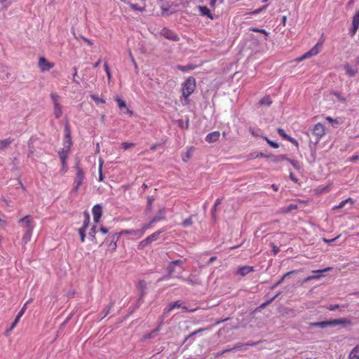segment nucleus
<instances>
[{
    "label": "nucleus",
    "mask_w": 359,
    "mask_h": 359,
    "mask_svg": "<svg viewBox=\"0 0 359 359\" xmlns=\"http://www.w3.org/2000/svg\"><path fill=\"white\" fill-rule=\"evenodd\" d=\"M182 263L183 262L180 259L171 262L167 268L168 275L158 279V281L167 280L170 278H182V274L184 271V269L182 266Z\"/></svg>",
    "instance_id": "obj_1"
},
{
    "label": "nucleus",
    "mask_w": 359,
    "mask_h": 359,
    "mask_svg": "<svg viewBox=\"0 0 359 359\" xmlns=\"http://www.w3.org/2000/svg\"><path fill=\"white\" fill-rule=\"evenodd\" d=\"M352 325V322H351V319L346 318H342L334 319V320H328V321L311 323L309 324V327H318L325 328L328 326L334 327V326H337V325H342V326L346 327V326H348V325Z\"/></svg>",
    "instance_id": "obj_2"
},
{
    "label": "nucleus",
    "mask_w": 359,
    "mask_h": 359,
    "mask_svg": "<svg viewBox=\"0 0 359 359\" xmlns=\"http://www.w3.org/2000/svg\"><path fill=\"white\" fill-rule=\"evenodd\" d=\"M196 88V80L193 76L188 77L182 83V95L185 100H188L189 96L194 93Z\"/></svg>",
    "instance_id": "obj_3"
},
{
    "label": "nucleus",
    "mask_w": 359,
    "mask_h": 359,
    "mask_svg": "<svg viewBox=\"0 0 359 359\" xmlns=\"http://www.w3.org/2000/svg\"><path fill=\"white\" fill-rule=\"evenodd\" d=\"M24 221V242H27L28 241L32 233V229L34 226V222L32 219L30 218L29 216H25L23 219Z\"/></svg>",
    "instance_id": "obj_4"
},
{
    "label": "nucleus",
    "mask_w": 359,
    "mask_h": 359,
    "mask_svg": "<svg viewBox=\"0 0 359 359\" xmlns=\"http://www.w3.org/2000/svg\"><path fill=\"white\" fill-rule=\"evenodd\" d=\"M84 180V173L81 168L77 167L76 168V177L74 181L73 184V189L72 191L76 193L80 187V186L83 184Z\"/></svg>",
    "instance_id": "obj_5"
},
{
    "label": "nucleus",
    "mask_w": 359,
    "mask_h": 359,
    "mask_svg": "<svg viewBox=\"0 0 359 359\" xmlns=\"http://www.w3.org/2000/svg\"><path fill=\"white\" fill-rule=\"evenodd\" d=\"M161 34L165 39L173 41H178L180 40L178 35L167 27H164L161 29Z\"/></svg>",
    "instance_id": "obj_6"
},
{
    "label": "nucleus",
    "mask_w": 359,
    "mask_h": 359,
    "mask_svg": "<svg viewBox=\"0 0 359 359\" xmlns=\"http://www.w3.org/2000/svg\"><path fill=\"white\" fill-rule=\"evenodd\" d=\"M332 269V267H327L323 269L313 271V273L316 274L308 276L304 279V282L307 283L311 280H318L323 277L322 273L330 271Z\"/></svg>",
    "instance_id": "obj_7"
},
{
    "label": "nucleus",
    "mask_w": 359,
    "mask_h": 359,
    "mask_svg": "<svg viewBox=\"0 0 359 359\" xmlns=\"http://www.w3.org/2000/svg\"><path fill=\"white\" fill-rule=\"evenodd\" d=\"M115 100L117 102L119 109L123 114H128L130 116L133 115V111L127 107L126 103L123 100L117 96L115 97Z\"/></svg>",
    "instance_id": "obj_8"
},
{
    "label": "nucleus",
    "mask_w": 359,
    "mask_h": 359,
    "mask_svg": "<svg viewBox=\"0 0 359 359\" xmlns=\"http://www.w3.org/2000/svg\"><path fill=\"white\" fill-rule=\"evenodd\" d=\"M65 139H64V143H63V148L62 149H65L67 150H69L71 147H72V138H71V132H70V129L68 126V125H66L65 126Z\"/></svg>",
    "instance_id": "obj_9"
},
{
    "label": "nucleus",
    "mask_w": 359,
    "mask_h": 359,
    "mask_svg": "<svg viewBox=\"0 0 359 359\" xmlns=\"http://www.w3.org/2000/svg\"><path fill=\"white\" fill-rule=\"evenodd\" d=\"M38 66L41 72H47L53 67L54 64L48 62L44 57H40Z\"/></svg>",
    "instance_id": "obj_10"
},
{
    "label": "nucleus",
    "mask_w": 359,
    "mask_h": 359,
    "mask_svg": "<svg viewBox=\"0 0 359 359\" xmlns=\"http://www.w3.org/2000/svg\"><path fill=\"white\" fill-rule=\"evenodd\" d=\"M319 44L320 43L318 42L316 46H314L309 51L304 53L301 57H298L297 60L298 62L302 61L304 59L309 58L310 57L316 55L319 53Z\"/></svg>",
    "instance_id": "obj_11"
},
{
    "label": "nucleus",
    "mask_w": 359,
    "mask_h": 359,
    "mask_svg": "<svg viewBox=\"0 0 359 359\" xmlns=\"http://www.w3.org/2000/svg\"><path fill=\"white\" fill-rule=\"evenodd\" d=\"M92 213L95 223H98L102 215V207L100 204L95 205L92 208Z\"/></svg>",
    "instance_id": "obj_12"
},
{
    "label": "nucleus",
    "mask_w": 359,
    "mask_h": 359,
    "mask_svg": "<svg viewBox=\"0 0 359 359\" xmlns=\"http://www.w3.org/2000/svg\"><path fill=\"white\" fill-rule=\"evenodd\" d=\"M313 134L320 140L325 134V126L320 123L316 124L313 129Z\"/></svg>",
    "instance_id": "obj_13"
},
{
    "label": "nucleus",
    "mask_w": 359,
    "mask_h": 359,
    "mask_svg": "<svg viewBox=\"0 0 359 359\" xmlns=\"http://www.w3.org/2000/svg\"><path fill=\"white\" fill-rule=\"evenodd\" d=\"M359 27V10L355 13L352 20V26L349 30L351 36H354Z\"/></svg>",
    "instance_id": "obj_14"
},
{
    "label": "nucleus",
    "mask_w": 359,
    "mask_h": 359,
    "mask_svg": "<svg viewBox=\"0 0 359 359\" xmlns=\"http://www.w3.org/2000/svg\"><path fill=\"white\" fill-rule=\"evenodd\" d=\"M137 288L140 292V298L138 299V302H140L142 300L147 293V284L146 281L144 280H139L137 284Z\"/></svg>",
    "instance_id": "obj_15"
},
{
    "label": "nucleus",
    "mask_w": 359,
    "mask_h": 359,
    "mask_svg": "<svg viewBox=\"0 0 359 359\" xmlns=\"http://www.w3.org/2000/svg\"><path fill=\"white\" fill-rule=\"evenodd\" d=\"M121 236V235H119V232H118V233H116L111 235L109 238H106V241L109 242V246L111 248V250L112 251H115L116 250V248H117L116 243H117V241H118L119 237Z\"/></svg>",
    "instance_id": "obj_16"
},
{
    "label": "nucleus",
    "mask_w": 359,
    "mask_h": 359,
    "mask_svg": "<svg viewBox=\"0 0 359 359\" xmlns=\"http://www.w3.org/2000/svg\"><path fill=\"white\" fill-rule=\"evenodd\" d=\"M142 230L140 229H124L119 232V235H132L138 239L142 237Z\"/></svg>",
    "instance_id": "obj_17"
},
{
    "label": "nucleus",
    "mask_w": 359,
    "mask_h": 359,
    "mask_svg": "<svg viewBox=\"0 0 359 359\" xmlns=\"http://www.w3.org/2000/svg\"><path fill=\"white\" fill-rule=\"evenodd\" d=\"M220 133L219 131H214L208 134L205 137V141L208 143H213L217 141L219 138Z\"/></svg>",
    "instance_id": "obj_18"
},
{
    "label": "nucleus",
    "mask_w": 359,
    "mask_h": 359,
    "mask_svg": "<svg viewBox=\"0 0 359 359\" xmlns=\"http://www.w3.org/2000/svg\"><path fill=\"white\" fill-rule=\"evenodd\" d=\"M344 68L346 71V74L349 77H353L358 73V69L356 68L353 67L351 65L348 64L345 65Z\"/></svg>",
    "instance_id": "obj_19"
},
{
    "label": "nucleus",
    "mask_w": 359,
    "mask_h": 359,
    "mask_svg": "<svg viewBox=\"0 0 359 359\" xmlns=\"http://www.w3.org/2000/svg\"><path fill=\"white\" fill-rule=\"evenodd\" d=\"M165 211L164 208L160 209L158 213L151 219V222H157L165 219Z\"/></svg>",
    "instance_id": "obj_20"
},
{
    "label": "nucleus",
    "mask_w": 359,
    "mask_h": 359,
    "mask_svg": "<svg viewBox=\"0 0 359 359\" xmlns=\"http://www.w3.org/2000/svg\"><path fill=\"white\" fill-rule=\"evenodd\" d=\"M198 10L201 13V14L203 16H207L210 19L212 20L214 18L213 15L211 14L210 9L203 6H199Z\"/></svg>",
    "instance_id": "obj_21"
},
{
    "label": "nucleus",
    "mask_w": 359,
    "mask_h": 359,
    "mask_svg": "<svg viewBox=\"0 0 359 359\" xmlns=\"http://www.w3.org/2000/svg\"><path fill=\"white\" fill-rule=\"evenodd\" d=\"M197 67V65H193V64H187V65H177L176 68L178 70H180L182 72H189L191 70L195 69Z\"/></svg>",
    "instance_id": "obj_22"
},
{
    "label": "nucleus",
    "mask_w": 359,
    "mask_h": 359,
    "mask_svg": "<svg viewBox=\"0 0 359 359\" xmlns=\"http://www.w3.org/2000/svg\"><path fill=\"white\" fill-rule=\"evenodd\" d=\"M22 316V309H21L20 311L18 312L15 320L11 324V327L6 330V335L8 336L9 332L15 327L16 324L18 323V321Z\"/></svg>",
    "instance_id": "obj_23"
},
{
    "label": "nucleus",
    "mask_w": 359,
    "mask_h": 359,
    "mask_svg": "<svg viewBox=\"0 0 359 359\" xmlns=\"http://www.w3.org/2000/svg\"><path fill=\"white\" fill-rule=\"evenodd\" d=\"M253 271H254L253 266H244L241 267L238 269V273L240 275L244 276H246L247 274L250 273V272H252Z\"/></svg>",
    "instance_id": "obj_24"
},
{
    "label": "nucleus",
    "mask_w": 359,
    "mask_h": 359,
    "mask_svg": "<svg viewBox=\"0 0 359 359\" xmlns=\"http://www.w3.org/2000/svg\"><path fill=\"white\" fill-rule=\"evenodd\" d=\"M350 203L352 205L354 203L353 200L351 198H348L342 201H341L339 205L333 207V210H337L344 208L346 203Z\"/></svg>",
    "instance_id": "obj_25"
},
{
    "label": "nucleus",
    "mask_w": 359,
    "mask_h": 359,
    "mask_svg": "<svg viewBox=\"0 0 359 359\" xmlns=\"http://www.w3.org/2000/svg\"><path fill=\"white\" fill-rule=\"evenodd\" d=\"M69 150H67L65 149H62L61 151L58 152L59 157L62 161V165L65 166L66 163V159L67 158V154Z\"/></svg>",
    "instance_id": "obj_26"
},
{
    "label": "nucleus",
    "mask_w": 359,
    "mask_h": 359,
    "mask_svg": "<svg viewBox=\"0 0 359 359\" xmlns=\"http://www.w3.org/2000/svg\"><path fill=\"white\" fill-rule=\"evenodd\" d=\"M163 232V230H159V231H155L150 236H147V239L148 240L149 243H151L156 241L158 238L159 235Z\"/></svg>",
    "instance_id": "obj_27"
},
{
    "label": "nucleus",
    "mask_w": 359,
    "mask_h": 359,
    "mask_svg": "<svg viewBox=\"0 0 359 359\" xmlns=\"http://www.w3.org/2000/svg\"><path fill=\"white\" fill-rule=\"evenodd\" d=\"M295 273H296V271H289V272L286 273L285 274H284L283 276L271 287V289L272 290L275 289L276 287H278L279 285H280L287 277H288L291 274H293Z\"/></svg>",
    "instance_id": "obj_28"
},
{
    "label": "nucleus",
    "mask_w": 359,
    "mask_h": 359,
    "mask_svg": "<svg viewBox=\"0 0 359 359\" xmlns=\"http://www.w3.org/2000/svg\"><path fill=\"white\" fill-rule=\"evenodd\" d=\"M54 107V115L56 118H60L62 115V107L60 104H53Z\"/></svg>",
    "instance_id": "obj_29"
},
{
    "label": "nucleus",
    "mask_w": 359,
    "mask_h": 359,
    "mask_svg": "<svg viewBox=\"0 0 359 359\" xmlns=\"http://www.w3.org/2000/svg\"><path fill=\"white\" fill-rule=\"evenodd\" d=\"M348 359H359V346H356L351 351L348 355Z\"/></svg>",
    "instance_id": "obj_30"
},
{
    "label": "nucleus",
    "mask_w": 359,
    "mask_h": 359,
    "mask_svg": "<svg viewBox=\"0 0 359 359\" xmlns=\"http://www.w3.org/2000/svg\"><path fill=\"white\" fill-rule=\"evenodd\" d=\"M12 142L11 138L0 140V151L6 149Z\"/></svg>",
    "instance_id": "obj_31"
},
{
    "label": "nucleus",
    "mask_w": 359,
    "mask_h": 359,
    "mask_svg": "<svg viewBox=\"0 0 359 359\" xmlns=\"http://www.w3.org/2000/svg\"><path fill=\"white\" fill-rule=\"evenodd\" d=\"M95 234H96V226H93L90 229L88 235H89V238L93 243H97Z\"/></svg>",
    "instance_id": "obj_32"
},
{
    "label": "nucleus",
    "mask_w": 359,
    "mask_h": 359,
    "mask_svg": "<svg viewBox=\"0 0 359 359\" xmlns=\"http://www.w3.org/2000/svg\"><path fill=\"white\" fill-rule=\"evenodd\" d=\"M170 304L171 305V309H172L182 308L184 311H188L187 306H182V303L180 300L171 302Z\"/></svg>",
    "instance_id": "obj_33"
},
{
    "label": "nucleus",
    "mask_w": 359,
    "mask_h": 359,
    "mask_svg": "<svg viewBox=\"0 0 359 359\" xmlns=\"http://www.w3.org/2000/svg\"><path fill=\"white\" fill-rule=\"evenodd\" d=\"M90 97L97 104L106 103L105 100L99 97V96L96 94H91L90 95Z\"/></svg>",
    "instance_id": "obj_34"
},
{
    "label": "nucleus",
    "mask_w": 359,
    "mask_h": 359,
    "mask_svg": "<svg viewBox=\"0 0 359 359\" xmlns=\"http://www.w3.org/2000/svg\"><path fill=\"white\" fill-rule=\"evenodd\" d=\"M271 103H272L271 100L269 96L263 97L259 101V104L261 105L269 106V105H271Z\"/></svg>",
    "instance_id": "obj_35"
},
{
    "label": "nucleus",
    "mask_w": 359,
    "mask_h": 359,
    "mask_svg": "<svg viewBox=\"0 0 359 359\" xmlns=\"http://www.w3.org/2000/svg\"><path fill=\"white\" fill-rule=\"evenodd\" d=\"M90 222V216L87 212H85V219L83 226L80 229H86Z\"/></svg>",
    "instance_id": "obj_36"
},
{
    "label": "nucleus",
    "mask_w": 359,
    "mask_h": 359,
    "mask_svg": "<svg viewBox=\"0 0 359 359\" xmlns=\"http://www.w3.org/2000/svg\"><path fill=\"white\" fill-rule=\"evenodd\" d=\"M149 244H150V243L146 238L139 243V244L137 245V248H138V250H143Z\"/></svg>",
    "instance_id": "obj_37"
},
{
    "label": "nucleus",
    "mask_w": 359,
    "mask_h": 359,
    "mask_svg": "<svg viewBox=\"0 0 359 359\" xmlns=\"http://www.w3.org/2000/svg\"><path fill=\"white\" fill-rule=\"evenodd\" d=\"M129 6L130 7V8L133 11H143L144 10V7H141L138 4H133V3H130L129 4Z\"/></svg>",
    "instance_id": "obj_38"
},
{
    "label": "nucleus",
    "mask_w": 359,
    "mask_h": 359,
    "mask_svg": "<svg viewBox=\"0 0 359 359\" xmlns=\"http://www.w3.org/2000/svg\"><path fill=\"white\" fill-rule=\"evenodd\" d=\"M50 98L52 100V102L53 103V104H60L59 103V98H60V96L55 93H52L50 94Z\"/></svg>",
    "instance_id": "obj_39"
},
{
    "label": "nucleus",
    "mask_w": 359,
    "mask_h": 359,
    "mask_svg": "<svg viewBox=\"0 0 359 359\" xmlns=\"http://www.w3.org/2000/svg\"><path fill=\"white\" fill-rule=\"evenodd\" d=\"M154 222H151V220L147 223V224H144L142 229H140V230H142L143 232H142V236L144 234L146 230L149 229H151L152 227V224H154Z\"/></svg>",
    "instance_id": "obj_40"
},
{
    "label": "nucleus",
    "mask_w": 359,
    "mask_h": 359,
    "mask_svg": "<svg viewBox=\"0 0 359 359\" xmlns=\"http://www.w3.org/2000/svg\"><path fill=\"white\" fill-rule=\"evenodd\" d=\"M86 231V229H79V236H80V239H81V243H84L85 242Z\"/></svg>",
    "instance_id": "obj_41"
},
{
    "label": "nucleus",
    "mask_w": 359,
    "mask_h": 359,
    "mask_svg": "<svg viewBox=\"0 0 359 359\" xmlns=\"http://www.w3.org/2000/svg\"><path fill=\"white\" fill-rule=\"evenodd\" d=\"M104 71L107 74V79L109 81L111 78V74L110 69H109V66L107 62H104Z\"/></svg>",
    "instance_id": "obj_42"
},
{
    "label": "nucleus",
    "mask_w": 359,
    "mask_h": 359,
    "mask_svg": "<svg viewBox=\"0 0 359 359\" xmlns=\"http://www.w3.org/2000/svg\"><path fill=\"white\" fill-rule=\"evenodd\" d=\"M193 222H192V219H191V217H189L187 219H185L183 222H182V226L184 227H187V226H189L192 224Z\"/></svg>",
    "instance_id": "obj_43"
},
{
    "label": "nucleus",
    "mask_w": 359,
    "mask_h": 359,
    "mask_svg": "<svg viewBox=\"0 0 359 359\" xmlns=\"http://www.w3.org/2000/svg\"><path fill=\"white\" fill-rule=\"evenodd\" d=\"M133 146H135V144L133 142H125L121 144V148L123 149L124 150H126Z\"/></svg>",
    "instance_id": "obj_44"
},
{
    "label": "nucleus",
    "mask_w": 359,
    "mask_h": 359,
    "mask_svg": "<svg viewBox=\"0 0 359 359\" xmlns=\"http://www.w3.org/2000/svg\"><path fill=\"white\" fill-rule=\"evenodd\" d=\"M243 347H245V344L237 343L232 348H230V349H231V351H233V350L243 349Z\"/></svg>",
    "instance_id": "obj_45"
},
{
    "label": "nucleus",
    "mask_w": 359,
    "mask_h": 359,
    "mask_svg": "<svg viewBox=\"0 0 359 359\" xmlns=\"http://www.w3.org/2000/svg\"><path fill=\"white\" fill-rule=\"evenodd\" d=\"M277 132L278 133V135L282 137L283 139L286 140L289 135H287L286 134V133L285 132V130L282 128H278L277 129Z\"/></svg>",
    "instance_id": "obj_46"
},
{
    "label": "nucleus",
    "mask_w": 359,
    "mask_h": 359,
    "mask_svg": "<svg viewBox=\"0 0 359 359\" xmlns=\"http://www.w3.org/2000/svg\"><path fill=\"white\" fill-rule=\"evenodd\" d=\"M252 31L255 32H259L264 34L266 36H268L269 33L264 29H259V28H252Z\"/></svg>",
    "instance_id": "obj_47"
},
{
    "label": "nucleus",
    "mask_w": 359,
    "mask_h": 359,
    "mask_svg": "<svg viewBox=\"0 0 359 359\" xmlns=\"http://www.w3.org/2000/svg\"><path fill=\"white\" fill-rule=\"evenodd\" d=\"M179 122H180V126L181 128H186V129H187L189 128V119H187L184 123L182 120L179 121Z\"/></svg>",
    "instance_id": "obj_48"
},
{
    "label": "nucleus",
    "mask_w": 359,
    "mask_h": 359,
    "mask_svg": "<svg viewBox=\"0 0 359 359\" xmlns=\"http://www.w3.org/2000/svg\"><path fill=\"white\" fill-rule=\"evenodd\" d=\"M74 74H73V82L76 84H79V81L76 79L77 76V68L74 67Z\"/></svg>",
    "instance_id": "obj_49"
},
{
    "label": "nucleus",
    "mask_w": 359,
    "mask_h": 359,
    "mask_svg": "<svg viewBox=\"0 0 359 359\" xmlns=\"http://www.w3.org/2000/svg\"><path fill=\"white\" fill-rule=\"evenodd\" d=\"M204 330H205V329L200 328V329H198V330H196V331H194V332H191V334H189V335L186 338V340H187V339H189V338L192 337L193 336L196 335V334H198V333H200V332H203Z\"/></svg>",
    "instance_id": "obj_50"
},
{
    "label": "nucleus",
    "mask_w": 359,
    "mask_h": 359,
    "mask_svg": "<svg viewBox=\"0 0 359 359\" xmlns=\"http://www.w3.org/2000/svg\"><path fill=\"white\" fill-rule=\"evenodd\" d=\"M280 294V292L278 293L277 294H276L274 297H273L271 299H269V301H267L266 303L262 304L261 307L263 308L266 305H267L268 304L272 302L273 300H275V299Z\"/></svg>",
    "instance_id": "obj_51"
},
{
    "label": "nucleus",
    "mask_w": 359,
    "mask_h": 359,
    "mask_svg": "<svg viewBox=\"0 0 359 359\" xmlns=\"http://www.w3.org/2000/svg\"><path fill=\"white\" fill-rule=\"evenodd\" d=\"M113 306H114L113 303H110V304L108 305V307L104 310V317L107 316L109 313L110 310L113 307Z\"/></svg>",
    "instance_id": "obj_52"
},
{
    "label": "nucleus",
    "mask_w": 359,
    "mask_h": 359,
    "mask_svg": "<svg viewBox=\"0 0 359 359\" xmlns=\"http://www.w3.org/2000/svg\"><path fill=\"white\" fill-rule=\"evenodd\" d=\"M271 246L273 249V253L275 255H276L280 250L278 246L275 245L273 243H271Z\"/></svg>",
    "instance_id": "obj_53"
},
{
    "label": "nucleus",
    "mask_w": 359,
    "mask_h": 359,
    "mask_svg": "<svg viewBox=\"0 0 359 359\" xmlns=\"http://www.w3.org/2000/svg\"><path fill=\"white\" fill-rule=\"evenodd\" d=\"M217 207H215V205H214L212 210H211V213H212V217L213 219H216V215H215V212H216V210H217Z\"/></svg>",
    "instance_id": "obj_54"
},
{
    "label": "nucleus",
    "mask_w": 359,
    "mask_h": 359,
    "mask_svg": "<svg viewBox=\"0 0 359 359\" xmlns=\"http://www.w3.org/2000/svg\"><path fill=\"white\" fill-rule=\"evenodd\" d=\"M286 140L294 144L298 145L297 141L290 136H288V137Z\"/></svg>",
    "instance_id": "obj_55"
},
{
    "label": "nucleus",
    "mask_w": 359,
    "mask_h": 359,
    "mask_svg": "<svg viewBox=\"0 0 359 359\" xmlns=\"http://www.w3.org/2000/svg\"><path fill=\"white\" fill-rule=\"evenodd\" d=\"M290 178L294 182H295V183L298 182V179L294 175V174L292 172L290 173Z\"/></svg>",
    "instance_id": "obj_56"
},
{
    "label": "nucleus",
    "mask_w": 359,
    "mask_h": 359,
    "mask_svg": "<svg viewBox=\"0 0 359 359\" xmlns=\"http://www.w3.org/2000/svg\"><path fill=\"white\" fill-rule=\"evenodd\" d=\"M230 351H231L230 348L223 350L222 351L217 353L216 354V356H221V355H224L225 353L230 352Z\"/></svg>",
    "instance_id": "obj_57"
},
{
    "label": "nucleus",
    "mask_w": 359,
    "mask_h": 359,
    "mask_svg": "<svg viewBox=\"0 0 359 359\" xmlns=\"http://www.w3.org/2000/svg\"><path fill=\"white\" fill-rule=\"evenodd\" d=\"M271 147L277 149L279 147V144L275 142L271 141L269 144Z\"/></svg>",
    "instance_id": "obj_58"
},
{
    "label": "nucleus",
    "mask_w": 359,
    "mask_h": 359,
    "mask_svg": "<svg viewBox=\"0 0 359 359\" xmlns=\"http://www.w3.org/2000/svg\"><path fill=\"white\" fill-rule=\"evenodd\" d=\"M172 310H173V309H171V305L169 304L166 308L164 309L163 313H164V314H167L168 313H169Z\"/></svg>",
    "instance_id": "obj_59"
},
{
    "label": "nucleus",
    "mask_w": 359,
    "mask_h": 359,
    "mask_svg": "<svg viewBox=\"0 0 359 359\" xmlns=\"http://www.w3.org/2000/svg\"><path fill=\"white\" fill-rule=\"evenodd\" d=\"M100 231L103 234H107L108 233V229L104 226L100 227Z\"/></svg>",
    "instance_id": "obj_60"
},
{
    "label": "nucleus",
    "mask_w": 359,
    "mask_h": 359,
    "mask_svg": "<svg viewBox=\"0 0 359 359\" xmlns=\"http://www.w3.org/2000/svg\"><path fill=\"white\" fill-rule=\"evenodd\" d=\"M354 2H355V0H350V1L348 2L347 5H346V8H347V9L351 8V6L353 5Z\"/></svg>",
    "instance_id": "obj_61"
},
{
    "label": "nucleus",
    "mask_w": 359,
    "mask_h": 359,
    "mask_svg": "<svg viewBox=\"0 0 359 359\" xmlns=\"http://www.w3.org/2000/svg\"><path fill=\"white\" fill-rule=\"evenodd\" d=\"M82 39H83L86 42H87V43H88V44L89 46H92L93 45V41H92L91 40H90V39H87V38H86V37H82Z\"/></svg>",
    "instance_id": "obj_62"
},
{
    "label": "nucleus",
    "mask_w": 359,
    "mask_h": 359,
    "mask_svg": "<svg viewBox=\"0 0 359 359\" xmlns=\"http://www.w3.org/2000/svg\"><path fill=\"white\" fill-rule=\"evenodd\" d=\"M326 119H327L329 122H330V123H338L337 120L334 119L333 118H332V117H330V116H327V117L326 118Z\"/></svg>",
    "instance_id": "obj_63"
},
{
    "label": "nucleus",
    "mask_w": 359,
    "mask_h": 359,
    "mask_svg": "<svg viewBox=\"0 0 359 359\" xmlns=\"http://www.w3.org/2000/svg\"><path fill=\"white\" fill-rule=\"evenodd\" d=\"M292 165L297 169H299V164L297 161H290Z\"/></svg>",
    "instance_id": "obj_64"
}]
</instances>
